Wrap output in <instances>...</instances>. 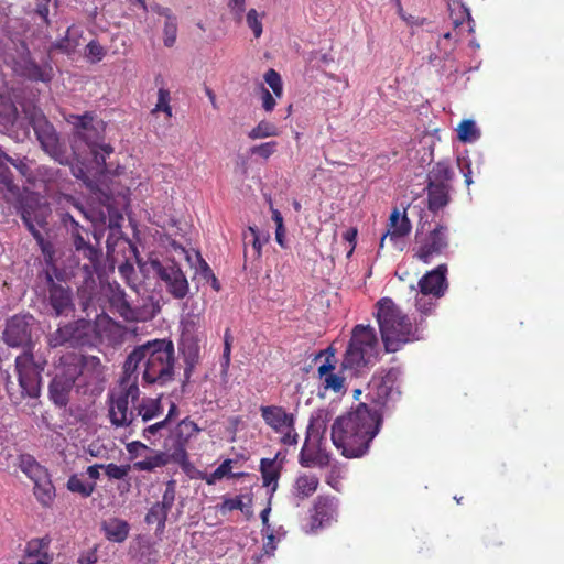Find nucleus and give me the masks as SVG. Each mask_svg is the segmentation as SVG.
Masks as SVG:
<instances>
[{"label": "nucleus", "instance_id": "nucleus-57", "mask_svg": "<svg viewBox=\"0 0 564 564\" xmlns=\"http://www.w3.org/2000/svg\"><path fill=\"white\" fill-rule=\"evenodd\" d=\"M169 101H170V91L164 88H160L155 110L164 111L165 113H167V116H171L172 108L169 105Z\"/></svg>", "mask_w": 564, "mask_h": 564}, {"label": "nucleus", "instance_id": "nucleus-47", "mask_svg": "<svg viewBox=\"0 0 564 564\" xmlns=\"http://www.w3.org/2000/svg\"><path fill=\"white\" fill-rule=\"evenodd\" d=\"M104 470L109 479L121 480L128 476L129 471L131 470V466L130 465H116L113 463H110V464L104 465Z\"/></svg>", "mask_w": 564, "mask_h": 564}, {"label": "nucleus", "instance_id": "nucleus-45", "mask_svg": "<svg viewBox=\"0 0 564 564\" xmlns=\"http://www.w3.org/2000/svg\"><path fill=\"white\" fill-rule=\"evenodd\" d=\"M66 165L70 167L72 175L75 178L83 181V183L89 188L94 187V182L87 175L86 166L83 162L77 161L74 163L69 156V163Z\"/></svg>", "mask_w": 564, "mask_h": 564}, {"label": "nucleus", "instance_id": "nucleus-4", "mask_svg": "<svg viewBox=\"0 0 564 564\" xmlns=\"http://www.w3.org/2000/svg\"><path fill=\"white\" fill-rule=\"evenodd\" d=\"M378 344L377 333L372 326L364 324L354 326L340 369L350 370L356 376L359 375L376 359Z\"/></svg>", "mask_w": 564, "mask_h": 564}, {"label": "nucleus", "instance_id": "nucleus-11", "mask_svg": "<svg viewBox=\"0 0 564 564\" xmlns=\"http://www.w3.org/2000/svg\"><path fill=\"white\" fill-rule=\"evenodd\" d=\"M33 352L24 350L15 358V371L21 388V398L37 399L41 395L42 376L32 367Z\"/></svg>", "mask_w": 564, "mask_h": 564}, {"label": "nucleus", "instance_id": "nucleus-14", "mask_svg": "<svg viewBox=\"0 0 564 564\" xmlns=\"http://www.w3.org/2000/svg\"><path fill=\"white\" fill-rule=\"evenodd\" d=\"M449 246L448 227L441 223L427 234L415 256L424 263H430L433 256H438Z\"/></svg>", "mask_w": 564, "mask_h": 564}, {"label": "nucleus", "instance_id": "nucleus-38", "mask_svg": "<svg viewBox=\"0 0 564 564\" xmlns=\"http://www.w3.org/2000/svg\"><path fill=\"white\" fill-rule=\"evenodd\" d=\"M178 351L183 357L184 361H199V345L192 338H182L178 343Z\"/></svg>", "mask_w": 564, "mask_h": 564}, {"label": "nucleus", "instance_id": "nucleus-43", "mask_svg": "<svg viewBox=\"0 0 564 564\" xmlns=\"http://www.w3.org/2000/svg\"><path fill=\"white\" fill-rule=\"evenodd\" d=\"M176 496V480L170 479L165 482V490L162 496V500L158 501L156 503L166 510L167 512L171 511Z\"/></svg>", "mask_w": 564, "mask_h": 564}, {"label": "nucleus", "instance_id": "nucleus-52", "mask_svg": "<svg viewBox=\"0 0 564 564\" xmlns=\"http://www.w3.org/2000/svg\"><path fill=\"white\" fill-rule=\"evenodd\" d=\"M86 53L87 56L93 59V62H100L106 55V50L100 45L98 41L91 40L86 45Z\"/></svg>", "mask_w": 564, "mask_h": 564}, {"label": "nucleus", "instance_id": "nucleus-23", "mask_svg": "<svg viewBox=\"0 0 564 564\" xmlns=\"http://www.w3.org/2000/svg\"><path fill=\"white\" fill-rule=\"evenodd\" d=\"M105 538L113 543H123L129 536L130 524L120 518H109L100 523Z\"/></svg>", "mask_w": 564, "mask_h": 564}, {"label": "nucleus", "instance_id": "nucleus-50", "mask_svg": "<svg viewBox=\"0 0 564 564\" xmlns=\"http://www.w3.org/2000/svg\"><path fill=\"white\" fill-rule=\"evenodd\" d=\"M278 142L269 141L250 148L249 152L267 160L276 151Z\"/></svg>", "mask_w": 564, "mask_h": 564}, {"label": "nucleus", "instance_id": "nucleus-9", "mask_svg": "<svg viewBox=\"0 0 564 564\" xmlns=\"http://www.w3.org/2000/svg\"><path fill=\"white\" fill-rule=\"evenodd\" d=\"M97 116L93 111H85L83 115L69 113L65 120L72 124L74 135L85 142L87 145H94L102 142L105 139L106 122L96 120Z\"/></svg>", "mask_w": 564, "mask_h": 564}, {"label": "nucleus", "instance_id": "nucleus-24", "mask_svg": "<svg viewBox=\"0 0 564 564\" xmlns=\"http://www.w3.org/2000/svg\"><path fill=\"white\" fill-rule=\"evenodd\" d=\"M427 208L433 214L448 205L449 197V185H434V183H427Z\"/></svg>", "mask_w": 564, "mask_h": 564}, {"label": "nucleus", "instance_id": "nucleus-33", "mask_svg": "<svg viewBox=\"0 0 564 564\" xmlns=\"http://www.w3.org/2000/svg\"><path fill=\"white\" fill-rule=\"evenodd\" d=\"M19 120V111L11 100L0 102V129L12 130Z\"/></svg>", "mask_w": 564, "mask_h": 564}, {"label": "nucleus", "instance_id": "nucleus-25", "mask_svg": "<svg viewBox=\"0 0 564 564\" xmlns=\"http://www.w3.org/2000/svg\"><path fill=\"white\" fill-rule=\"evenodd\" d=\"M153 456L147 457L143 460L135 462L133 468L139 471H153L158 467L166 466L172 463L173 454L169 451H150Z\"/></svg>", "mask_w": 564, "mask_h": 564}, {"label": "nucleus", "instance_id": "nucleus-1", "mask_svg": "<svg viewBox=\"0 0 564 564\" xmlns=\"http://www.w3.org/2000/svg\"><path fill=\"white\" fill-rule=\"evenodd\" d=\"M401 370L392 367L372 376L367 387L366 400L335 419L330 438L346 458L365 456L379 434L383 416L393 411L400 400Z\"/></svg>", "mask_w": 564, "mask_h": 564}, {"label": "nucleus", "instance_id": "nucleus-46", "mask_svg": "<svg viewBox=\"0 0 564 564\" xmlns=\"http://www.w3.org/2000/svg\"><path fill=\"white\" fill-rule=\"evenodd\" d=\"M20 459V467L22 471L33 480L36 479V474L42 473V468L39 463L30 455H21Z\"/></svg>", "mask_w": 564, "mask_h": 564}, {"label": "nucleus", "instance_id": "nucleus-6", "mask_svg": "<svg viewBox=\"0 0 564 564\" xmlns=\"http://www.w3.org/2000/svg\"><path fill=\"white\" fill-rule=\"evenodd\" d=\"M99 339L97 326L89 319L76 321L59 325L48 335V345L53 348L66 346L68 348L93 347Z\"/></svg>", "mask_w": 564, "mask_h": 564}, {"label": "nucleus", "instance_id": "nucleus-64", "mask_svg": "<svg viewBox=\"0 0 564 564\" xmlns=\"http://www.w3.org/2000/svg\"><path fill=\"white\" fill-rule=\"evenodd\" d=\"M337 365V360L326 359L324 362L317 368V373L321 379L328 376V373H333Z\"/></svg>", "mask_w": 564, "mask_h": 564}, {"label": "nucleus", "instance_id": "nucleus-8", "mask_svg": "<svg viewBox=\"0 0 564 564\" xmlns=\"http://www.w3.org/2000/svg\"><path fill=\"white\" fill-rule=\"evenodd\" d=\"M149 263L156 276L164 282L169 294L175 300H183L187 296L189 292L187 278L174 259H167L165 262L150 259Z\"/></svg>", "mask_w": 564, "mask_h": 564}, {"label": "nucleus", "instance_id": "nucleus-13", "mask_svg": "<svg viewBox=\"0 0 564 564\" xmlns=\"http://www.w3.org/2000/svg\"><path fill=\"white\" fill-rule=\"evenodd\" d=\"M34 317L31 314L13 315L6 324L3 330V340L10 347H23L30 350L32 348V324Z\"/></svg>", "mask_w": 564, "mask_h": 564}, {"label": "nucleus", "instance_id": "nucleus-19", "mask_svg": "<svg viewBox=\"0 0 564 564\" xmlns=\"http://www.w3.org/2000/svg\"><path fill=\"white\" fill-rule=\"evenodd\" d=\"M260 411L265 424L275 432H281L283 426L293 430L295 423L294 415L286 413L282 406L262 405Z\"/></svg>", "mask_w": 564, "mask_h": 564}, {"label": "nucleus", "instance_id": "nucleus-60", "mask_svg": "<svg viewBox=\"0 0 564 564\" xmlns=\"http://www.w3.org/2000/svg\"><path fill=\"white\" fill-rule=\"evenodd\" d=\"M70 238L75 252H80V249H83L84 247L91 242L88 232H86L85 235H80L79 232L76 231L73 234V236H70Z\"/></svg>", "mask_w": 564, "mask_h": 564}, {"label": "nucleus", "instance_id": "nucleus-16", "mask_svg": "<svg viewBox=\"0 0 564 564\" xmlns=\"http://www.w3.org/2000/svg\"><path fill=\"white\" fill-rule=\"evenodd\" d=\"M447 265L438 264L435 269L427 271L419 281V288L422 295H433L442 297L447 288Z\"/></svg>", "mask_w": 564, "mask_h": 564}, {"label": "nucleus", "instance_id": "nucleus-15", "mask_svg": "<svg viewBox=\"0 0 564 564\" xmlns=\"http://www.w3.org/2000/svg\"><path fill=\"white\" fill-rule=\"evenodd\" d=\"M200 427L188 416L181 420L169 436L165 438L163 447L169 449L173 455L187 452L186 447L191 438L199 433Z\"/></svg>", "mask_w": 564, "mask_h": 564}, {"label": "nucleus", "instance_id": "nucleus-39", "mask_svg": "<svg viewBox=\"0 0 564 564\" xmlns=\"http://www.w3.org/2000/svg\"><path fill=\"white\" fill-rule=\"evenodd\" d=\"M34 495L37 500L42 505L48 506L55 497V488L52 481L45 479L44 482H41L39 479H34Z\"/></svg>", "mask_w": 564, "mask_h": 564}, {"label": "nucleus", "instance_id": "nucleus-36", "mask_svg": "<svg viewBox=\"0 0 564 564\" xmlns=\"http://www.w3.org/2000/svg\"><path fill=\"white\" fill-rule=\"evenodd\" d=\"M456 132L457 139L462 143H473L477 141L481 135L479 128L473 119L462 120L456 128Z\"/></svg>", "mask_w": 564, "mask_h": 564}, {"label": "nucleus", "instance_id": "nucleus-31", "mask_svg": "<svg viewBox=\"0 0 564 564\" xmlns=\"http://www.w3.org/2000/svg\"><path fill=\"white\" fill-rule=\"evenodd\" d=\"M269 234L261 232L257 227H249L248 232H243L245 257L248 254V246L252 247V256L261 257L262 245L268 242Z\"/></svg>", "mask_w": 564, "mask_h": 564}, {"label": "nucleus", "instance_id": "nucleus-54", "mask_svg": "<svg viewBox=\"0 0 564 564\" xmlns=\"http://www.w3.org/2000/svg\"><path fill=\"white\" fill-rule=\"evenodd\" d=\"M195 259H196V271L200 274V276L205 281H209V278H213V270L210 269L209 264L205 261V259L202 257L199 251H195Z\"/></svg>", "mask_w": 564, "mask_h": 564}, {"label": "nucleus", "instance_id": "nucleus-41", "mask_svg": "<svg viewBox=\"0 0 564 564\" xmlns=\"http://www.w3.org/2000/svg\"><path fill=\"white\" fill-rule=\"evenodd\" d=\"M172 463L178 464L182 470L189 477H194V474H196L198 478H205V474L197 470L195 466L189 462L187 452L173 455Z\"/></svg>", "mask_w": 564, "mask_h": 564}, {"label": "nucleus", "instance_id": "nucleus-56", "mask_svg": "<svg viewBox=\"0 0 564 564\" xmlns=\"http://www.w3.org/2000/svg\"><path fill=\"white\" fill-rule=\"evenodd\" d=\"M247 24L252 30L256 37H260L262 34V23L258 18L256 9H250L247 13Z\"/></svg>", "mask_w": 564, "mask_h": 564}, {"label": "nucleus", "instance_id": "nucleus-55", "mask_svg": "<svg viewBox=\"0 0 564 564\" xmlns=\"http://www.w3.org/2000/svg\"><path fill=\"white\" fill-rule=\"evenodd\" d=\"M221 512L240 510L245 512V503L242 502V496H237L235 498H224L223 503L219 507Z\"/></svg>", "mask_w": 564, "mask_h": 564}, {"label": "nucleus", "instance_id": "nucleus-22", "mask_svg": "<svg viewBox=\"0 0 564 564\" xmlns=\"http://www.w3.org/2000/svg\"><path fill=\"white\" fill-rule=\"evenodd\" d=\"M77 253L89 261V263H85L82 268L87 276L91 278L93 274L100 276L104 273L105 264L102 263L101 246H95L90 242Z\"/></svg>", "mask_w": 564, "mask_h": 564}, {"label": "nucleus", "instance_id": "nucleus-63", "mask_svg": "<svg viewBox=\"0 0 564 564\" xmlns=\"http://www.w3.org/2000/svg\"><path fill=\"white\" fill-rule=\"evenodd\" d=\"M425 296L426 295L416 297L415 306L422 314L427 315L433 311L435 303L431 300H427Z\"/></svg>", "mask_w": 564, "mask_h": 564}, {"label": "nucleus", "instance_id": "nucleus-48", "mask_svg": "<svg viewBox=\"0 0 564 564\" xmlns=\"http://www.w3.org/2000/svg\"><path fill=\"white\" fill-rule=\"evenodd\" d=\"M83 373V367L80 361L76 364H69L63 368V370L59 373H56L55 376H59L63 379H67V381L75 386L76 380L78 377Z\"/></svg>", "mask_w": 564, "mask_h": 564}, {"label": "nucleus", "instance_id": "nucleus-44", "mask_svg": "<svg viewBox=\"0 0 564 564\" xmlns=\"http://www.w3.org/2000/svg\"><path fill=\"white\" fill-rule=\"evenodd\" d=\"M164 45L166 47H172L175 44L177 36V19L176 17H167L164 23Z\"/></svg>", "mask_w": 564, "mask_h": 564}, {"label": "nucleus", "instance_id": "nucleus-53", "mask_svg": "<svg viewBox=\"0 0 564 564\" xmlns=\"http://www.w3.org/2000/svg\"><path fill=\"white\" fill-rule=\"evenodd\" d=\"M167 514L169 512L166 510H164L163 508H161L156 502L152 505V507L148 510L145 517H144V522L147 524H152L154 522H159L161 521V519H163L162 517L164 516L165 519H167Z\"/></svg>", "mask_w": 564, "mask_h": 564}, {"label": "nucleus", "instance_id": "nucleus-59", "mask_svg": "<svg viewBox=\"0 0 564 564\" xmlns=\"http://www.w3.org/2000/svg\"><path fill=\"white\" fill-rule=\"evenodd\" d=\"M185 368H184V378L181 382V392L185 393L187 391V386L191 381V377L195 370V367L198 362L194 361H184Z\"/></svg>", "mask_w": 564, "mask_h": 564}, {"label": "nucleus", "instance_id": "nucleus-35", "mask_svg": "<svg viewBox=\"0 0 564 564\" xmlns=\"http://www.w3.org/2000/svg\"><path fill=\"white\" fill-rule=\"evenodd\" d=\"M10 155L4 151L0 153V189L3 194H11V191L20 187L13 182V175L8 166Z\"/></svg>", "mask_w": 564, "mask_h": 564}, {"label": "nucleus", "instance_id": "nucleus-49", "mask_svg": "<svg viewBox=\"0 0 564 564\" xmlns=\"http://www.w3.org/2000/svg\"><path fill=\"white\" fill-rule=\"evenodd\" d=\"M232 465V459H225L209 476L205 475V478L208 485L214 484L217 479H221L223 477H228L230 474Z\"/></svg>", "mask_w": 564, "mask_h": 564}, {"label": "nucleus", "instance_id": "nucleus-17", "mask_svg": "<svg viewBox=\"0 0 564 564\" xmlns=\"http://www.w3.org/2000/svg\"><path fill=\"white\" fill-rule=\"evenodd\" d=\"M338 500L335 497L318 496L311 514V529L316 531L329 523L337 514Z\"/></svg>", "mask_w": 564, "mask_h": 564}, {"label": "nucleus", "instance_id": "nucleus-5", "mask_svg": "<svg viewBox=\"0 0 564 564\" xmlns=\"http://www.w3.org/2000/svg\"><path fill=\"white\" fill-rule=\"evenodd\" d=\"M28 123L33 128L42 150L59 164L69 163L66 143L61 140L53 123L46 118L42 109L34 105L23 107Z\"/></svg>", "mask_w": 564, "mask_h": 564}, {"label": "nucleus", "instance_id": "nucleus-7", "mask_svg": "<svg viewBox=\"0 0 564 564\" xmlns=\"http://www.w3.org/2000/svg\"><path fill=\"white\" fill-rule=\"evenodd\" d=\"M3 198L15 209L21 220L25 218L35 220L40 228H45L48 225L51 207L37 192L28 187H18L12 189L11 194H3Z\"/></svg>", "mask_w": 564, "mask_h": 564}, {"label": "nucleus", "instance_id": "nucleus-21", "mask_svg": "<svg viewBox=\"0 0 564 564\" xmlns=\"http://www.w3.org/2000/svg\"><path fill=\"white\" fill-rule=\"evenodd\" d=\"M74 384L67 379L54 376L48 384V399L56 408H66L70 400V392Z\"/></svg>", "mask_w": 564, "mask_h": 564}, {"label": "nucleus", "instance_id": "nucleus-20", "mask_svg": "<svg viewBox=\"0 0 564 564\" xmlns=\"http://www.w3.org/2000/svg\"><path fill=\"white\" fill-rule=\"evenodd\" d=\"M411 228L412 225L406 213L400 214L398 208H394L389 216V228L381 237L379 248H383L384 240L388 236L391 240H395L409 235Z\"/></svg>", "mask_w": 564, "mask_h": 564}, {"label": "nucleus", "instance_id": "nucleus-28", "mask_svg": "<svg viewBox=\"0 0 564 564\" xmlns=\"http://www.w3.org/2000/svg\"><path fill=\"white\" fill-rule=\"evenodd\" d=\"M24 75L32 82L48 84L53 80L54 72L50 63L41 66L35 61H28L24 65Z\"/></svg>", "mask_w": 564, "mask_h": 564}, {"label": "nucleus", "instance_id": "nucleus-10", "mask_svg": "<svg viewBox=\"0 0 564 564\" xmlns=\"http://www.w3.org/2000/svg\"><path fill=\"white\" fill-rule=\"evenodd\" d=\"M330 419V413L324 409L317 410L314 414H312L310 419V423L306 430V438L304 445L299 455V463L302 467L310 468L313 466L326 467L330 463V455L326 451L318 448L316 454H308L306 452V447L310 441V436L314 427L316 430H321L322 434L326 432L327 422Z\"/></svg>", "mask_w": 564, "mask_h": 564}, {"label": "nucleus", "instance_id": "nucleus-30", "mask_svg": "<svg viewBox=\"0 0 564 564\" xmlns=\"http://www.w3.org/2000/svg\"><path fill=\"white\" fill-rule=\"evenodd\" d=\"M145 347H141V345L135 346L133 350L127 356L124 362H123V373L120 379V384H128V382L131 379V376L137 372L139 369L140 364L144 360L143 350Z\"/></svg>", "mask_w": 564, "mask_h": 564}, {"label": "nucleus", "instance_id": "nucleus-34", "mask_svg": "<svg viewBox=\"0 0 564 564\" xmlns=\"http://www.w3.org/2000/svg\"><path fill=\"white\" fill-rule=\"evenodd\" d=\"M162 398L163 394L161 393L154 399H143L142 404L138 406V414L141 415L143 422H149L163 412Z\"/></svg>", "mask_w": 564, "mask_h": 564}, {"label": "nucleus", "instance_id": "nucleus-37", "mask_svg": "<svg viewBox=\"0 0 564 564\" xmlns=\"http://www.w3.org/2000/svg\"><path fill=\"white\" fill-rule=\"evenodd\" d=\"M447 6L455 28L462 25L465 20H470V11L462 0H448Z\"/></svg>", "mask_w": 564, "mask_h": 564}, {"label": "nucleus", "instance_id": "nucleus-62", "mask_svg": "<svg viewBox=\"0 0 564 564\" xmlns=\"http://www.w3.org/2000/svg\"><path fill=\"white\" fill-rule=\"evenodd\" d=\"M262 107L265 111H272L276 105L272 94L261 84Z\"/></svg>", "mask_w": 564, "mask_h": 564}, {"label": "nucleus", "instance_id": "nucleus-2", "mask_svg": "<svg viewBox=\"0 0 564 564\" xmlns=\"http://www.w3.org/2000/svg\"><path fill=\"white\" fill-rule=\"evenodd\" d=\"M375 317L379 325L381 339L387 352H395L403 345L420 340L417 328L413 325L391 297H382L376 303Z\"/></svg>", "mask_w": 564, "mask_h": 564}, {"label": "nucleus", "instance_id": "nucleus-26", "mask_svg": "<svg viewBox=\"0 0 564 564\" xmlns=\"http://www.w3.org/2000/svg\"><path fill=\"white\" fill-rule=\"evenodd\" d=\"M319 480L316 476L301 475L294 482V498L297 500L296 506L304 499L311 497L318 487Z\"/></svg>", "mask_w": 564, "mask_h": 564}, {"label": "nucleus", "instance_id": "nucleus-58", "mask_svg": "<svg viewBox=\"0 0 564 564\" xmlns=\"http://www.w3.org/2000/svg\"><path fill=\"white\" fill-rule=\"evenodd\" d=\"M80 212L84 214V216L89 219L91 221V227H93V231H91V235H93V238L95 240V246H100V241L104 237V234H105V228L97 225L96 224V219L93 215H90L89 213L85 212L82 207H80Z\"/></svg>", "mask_w": 564, "mask_h": 564}, {"label": "nucleus", "instance_id": "nucleus-3", "mask_svg": "<svg viewBox=\"0 0 564 564\" xmlns=\"http://www.w3.org/2000/svg\"><path fill=\"white\" fill-rule=\"evenodd\" d=\"M141 347H145L143 350V382L163 387L173 381L175 378L173 341L169 338L153 339L142 344Z\"/></svg>", "mask_w": 564, "mask_h": 564}, {"label": "nucleus", "instance_id": "nucleus-42", "mask_svg": "<svg viewBox=\"0 0 564 564\" xmlns=\"http://www.w3.org/2000/svg\"><path fill=\"white\" fill-rule=\"evenodd\" d=\"M278 135V128L275 124L262 120L249 133L248 137L252 140L260 138H268Z\"/></svg>", "mask_w": 564, "mask_h": 564}, {"label": "nucleus", "instance_id": "nucleus-32", "mask_svg": "<svg viewBox=\"0 0 564 564\" xmlns=\"http://www.w3.org/2000/svg\"><path fill=\"white\" fill-rule=\"evenodd\" d=\"M96 482L84 480V474H73L69 476L66 488L72 494H77L82 498H88L96 490Z\"/></svg>", "mask_w": 564, "mask_h": 564}, {"label": "nucleus", "instance_id": "nucleus-40", "mask_svg": "<svg viewBox=\"0 0 564 564\" xmlns=\"http://www.w3.org/2000/svg\"><path fill=\"white\" fill-rule=\"evenodd\" d=\"M90 150V154L93 155V160L95 164L101 172L106 171V155H109L113 152V148L110 144H105L102 142H98L94 145H87Z\"/></svg>", "mask_w": 564, "mask_h": 564}, {"label": "nucleus", "instance_id": "nucleus-18", "mask_svg": "<svg viewBox=\"0 0 564 564\" xmlns=\"http://www.w3.org/2000/svg\"><path fill=\"white\" fill-rule=\"evenodd\" d=\"M109 417L116 427L129 426L134 421L133 412H129V400L122 394L116 395L113 392L108 394Z\"/></svg>", "mask_w": 564, "mask_h": 564}, {"label": "nucleus", "instance_id": "nucleus-12", "mask_svg": "<svg viewBox=\"0 0 564 564\" xmlns=\"http://www.w3.org/2000/svg\"><path fill=\"white\" fill-rule=\"evenodd\" d=\"M45 284L47 288V303L54 317L65 316L75 312L73 291L68 285L57 283L50 271H45Z\"/></svg>", "mask_w": 564, "mask_h": 564}, {"label": "nucleus", "instance_id": "nucleus-27", "mask_svg": "<svg viewBox=\"0 0 564 564\" xmlns=\"http://www.w3.org/2000/svg\"><path fill=\"white\" fill-rule=\"evenodd\" d=\"M454 171L448 160H442L435 163L427 173L426 183L434 185H448L447 183L454 178Z\"/></svg>", "mask_w": 564, "mask_h": 564}, {"label": "nucleus", "instance_id": "nucleus-51", "mask_svg": "<svg viewBox=\"0 0 564 564\" xmlns=\"http://www.w3.org/2000/svg\"><path fill=\"white\" fill-rule=\"evenodd\" d=\"M324 389L332 390L334 392H340L344 389L345 378L336 375L328 373V376L324 377Z\"/></svg>", "mask_w": 564, "mask_h": 564}, {"label": "nucleus", "instance_id": "nucleus-61", "mask_svg": "<svg viewBox=\"0 0 564 564\" xmlns=\"http://www.w3.org/2000/svg\"><path fill=\"white\" fill-rule=\"evenodd\" d=\"M12 166H14L17 169V171L22 175V176H29L31 175V169L26 162V159L23 158V159H13L10 156V161H8Z\"/></svg>", "mask_w": 564, "mask_h": 564}, {"label": "nucleus", "instance_id": "nucleus-29", "mask_svg": "<svg viewBox=\"0 0 564 564\" xmlns=\"http://www.w3.org/2000/svg\"><path fill=\"white\" fill-rule=\"evenodd\" d=\"M259 469L262 476L263 486L269 488V496H273L278 489V482L282 470L274 466L272 460H269V458H261Z\"/></svg>", "mask_w": 564, "mask_h": 564}]
</instances>
